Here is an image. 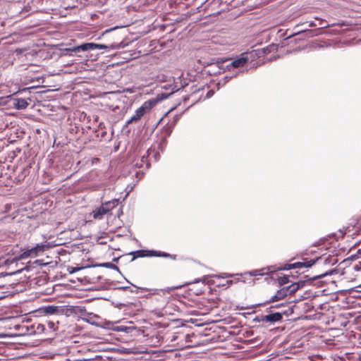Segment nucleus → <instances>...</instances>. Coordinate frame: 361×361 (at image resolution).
<instances>
[{
    "label": "nucleus",
    "instance_id": "28",
    "mask_svg": "<svg viewBox=\"0 0 361 361\" xmlns=\"http://www.w3.org/2000/svg\"><path fill=\"white\" fill-rule=\"evenodd\" d=\"M142 161H147V157H145V156H142Z\"/></svg>",
    "mask_w": 361,
    "mask_h": 361
},
{
    "label": "nucleus",
    "instance_id": "23",
    "mask_svg": "<svg viewBox=\"0 0 361 361\" xmlns=\"http://www.w3.org/2000/svg\"><path fill=\"white\" fill-rule=\"evenodd\" d=\"M353 269L355 271H359L361 269V263L359 262V264H355L353 266Z\"/></svg>",
    "mask_w": 361,
    "mask_h": 361
},
{
    "label": "nucleus",
    "instance_id": "7",
    "mask_svg": "<svg viewBox=\"0 0 361 361\" xmlns=\"http://www.w3.org/2000/svg\"><path fill=\"white\" fill-rule=\"evenodd\" d=\"M282 318L283 317L281 313L275 312L267 315H262L259 321L267 323H275L281 321Z\"/></svg>",
    "mask_w": 361,
    "mask_h": 361
},
{
    "label": "nucleus",
    "instance_id": "8",
    "mask_svg": "<svg viewBox=\"0 0 361 361\" xmlns=\"http://www.w3.org/2000/svg\"><path fill=\"white\" fill-rule=\"evenodd\" d=\"M288 295L284 287L277 290L276 294L273 295L266 303L274 302L285 298Z\"/></svg>",
    "mask_w": 361,
    "mask_h": 361
},
{
    "label": "nucleus",
    "instance_id": "3",
    "mask_svg": "<svg viewBox=\"0 0 361 361\" xmlns=\"http://www.w3.org/2000/svg\"><path fill=\"white\" fill-rule=\"evenodd\" d=\"M49 247V245L47 242L38 243L35 247L26 248L16 259L20 260L27 258H35L40 254H42Z\"/></svg>",
    "mask_w": 361,
    "mask_h": 361
},
{
    "label": "nucleus",
    "instance_id": "29",
    "mask_svg": "<svg viewBox=\"0 0 361 361\" xmlns=\"http://www.w3.org/2000/svg\"><path fill=\"white\" fill-rule=\"evenodd\" d=\"M224 275L225 276H222L221 277L225 278V277L231 276V275H228V274H224Z\"/></svg>",
    "mask_w": 361,
    "mask_h": 361
},
{
    "label": "nucleus",
    "instance_id": "6",
    "mask_svg": "<svg viewBox=\"0 0 361 361\" xmlns=\"http://www.w3.org/2000/svg\"><path fill=\"white\" fill-rule=\"evenodd\" d=\"M130 255H133V259L137 257H168L170 256L169 254L166 252H158L154 250H137L134 252H131Z\"/></svg>",
    "mask_w": 361,
    "mask_h": 361
},
{
    "label": "nucleus",
    "instance_id": "27",
    "mask_svg": "<svg viewBox=\"0 0 361 361\" xmlns=\"http://www.w3.org/2000/svg\"><path fill=\"white\" fill-rule=\"evenodd\" d=\"M202 281V279H195V281H194V283H199V282H200V281ZM203 281H204V279Z\"/></svg>",
    "mask_w": 361,
    "mask_h": 361
},
{
    "label": "nucleus",
    "instance_id": "24",
    "mask_svg": "<svg viewBox=\"0 0 361 361\" xmlns=\"http://www.w3.org/2000/svg\"><path fill=\"white\" fill-rule=\"evenodd\" d=\"M305 23H308V26L310 27H316L317 26V24H316L314 21H310V22H307V23H302V25H304Z\"/></svg>",
    "mask_w": 361,
    "mask_h": 361
},
{
    "label": "nucleus",
    "instance_id": "10",
    "mask_svg": "<svg viewBox=\"0 0 361 361\" xmlns=\"http://www.w3.org/2000/svg\"><path fill=\"white\" fill-rule=\"evenodd\" d=\"M43 313L48 315L56 314L60 312V307L54 305H47L41 308Z\"/></svg>",
    "mask_w": 361,
    "mask_h": 361
},
{
    "label": "nucleus",
    "instance_id": "11",
    "mask_svg": "<svg viewBox=\"0 0 361 361\" xmlns=\"http://www.w3.org/2000/svg\"><path fill=\"white\" fill-rule=\"evenodd\" d=\"M303 285L304 282L300 281L298 283H293L291 285L284 287V288L288 295L295 293L300 287H302Z\"/></svg>",
    "mask_w": 361,
    "mask_h": 361
},
{
    "label": "nucleus",
    "instance_id": "4",
    "mask_svg": "<svg viewBox=\"0 0 361 361\" xmlns=\"http://www.w3.org/2000/svg\"><path fill=\"white\" fill-rule=\"evenodd\" d=\"M121 47L120 44H111L109 45L102 44H95V43H85L80 46L75 47L73 49H71L72 52H80V51H86L88 50H94V49H107L109 50L111 49H117Z\"/></svg>",
    "mask_w": 361,
    "mask_h": 361
},
{
    "label": "nucleus",
    "instance_id": "26",
    "mask_svg": "<svg viewBox=\"0 0 361 361\" xmlns=\"http://www.w3.org/2000/svg\"><path fill=\"white\" fill-rule=\"evenodd\" d=\"M127 327L126 326H118V331H125L127 332Z\"/></svg>",
    "mask_w": 361,
    "mask_h": 361
},
{
    "label": "nucleus",
    "instance_id": "30",
    "mask_svg": "<svg viewBox=\"0 0 361 361\" xmlns=\"http://www.w3.org/2000/svg\"><path fill=\"white\" fill-rule=\"evenodd\" d=\"M210 94H211V92H209L207 93V97H209L210 96Z\"/></svg>",
    "mask_w": 361,
    "mask_h": 361
},
{
    "label": "nucleus",
    "instance_id": "12",
    "mask_svg": "<svg viewBox=\"0 0 361 361\" xmlns=\"http://www.w3.org/2000/svg\"><path fill=\"white\" fill-rule=\"evenodd\" d=\"M82 319L89 323H92V320L97 318V316L92 312H87L85 309H80Z\"/></svg>",
    "mask_w": 361,
    "mask_h": 361
},
{
    "label": "nucleus",
    "instance_id": "20",
    "mask_svg": "<svg viewBox=\"0 0 361 361\" xmlns=\"http://www.w3.org/2000/svg\"><path fill=\"white\" fill-rule=\"evenodd\" d=\"M333 273V271L331 270L330 272L329 271H326V273L324 274H320V275H318L317 276H314V279H321V278H323L325 276H327V275H329V274H331Z\"/></svg>",
    "mask_w": 361,
    "mask_h": 361
},
{
    "label": "nucleus",
    "instance_id": "1",
    "mask_svg": "<svg viewBox=\"0 0 361 361\" xmlns=\"http://www.w3.org/2000/svg\"><path fill=\"white\" fill-rule=\"evenodd\" d=\"M336 262V259L334 257H330L329 256H322L317 257L316 259H311L305 262H296L292 264H288L284 268H276L274 266H270L264 267L260 269L252 270L249 272L252 276H264L269 272H275L278 269H290L293 268H302V267H311L313 264H317L318 265L322 264H334Z\"/></svg>",
    "mask_w": 361,
    "mask_h": 361
},
{
    "label": "nucleus",
    "instance_id": "19",
    "mask_svg": "<svg viewBox=\"0 0 361 361\" xmlns=\"http://www.w3.org/2000/svg\"><path fill=\"white\" fill-rule=\"evenodd\" d=\"M359 257H357L355 255H352L350 257H349L348 258L345 259V260H343L341 264H343L345 266H347L348 262H350V259H357Z\"/></svg>",
    "mask_w": 361,
    "mask_h": 361
},
{
    "label": "nucleus",
    "instance_id": "31",
    "mask_svg": "<svg viewBox=\"0 0 361 361\" xmlns=\"http://www.w3.org/2000/svg\"><path fill=\"white\" fill-rule=\"evenodd\" d=\"M0 361H2V359L0 358Z\"/></svg>",
    "mask_w": 361,
    "mask_h": 361
},
{
    "label": "nucleus",
    "instance_id": "18",
    "mask_svg": "<svg viewBox=\"0 0 361 361\" xmlns=\"http://www.w3.org/2000/svg\"><path fill=\"white\" fill-rule=\"evenodd\" d=\"M278 281H279V283L280 285H285L289 282V279L288 276H285L279 277Z\"/></svg>",
    "mask_w": 361,
    "mask_h": 361
},
{
    "label": "nucleus",
    "instance_id": "25",
    "mask_svg": "<svg viewBox=\"0 0 361 361\" xmlns=\"http://www.w3.org/2000/svg\"><path fill=\"white\" fill-rule=\"evenodd\" d=\"M166 76L164 75H160L157 76V80L159 81H166Z\"/></svg>",
    "mask_w": 361,
    "mask_h": 361
},
{
    "label": "nucleus",
    "instance_id": "13",
    "mask_svg": "<svg viewBox=\"0 0 361 361\" xmlns=\"http://www.w3.org/2000/svg\"><path fill=\"white\" fill-rule=\"evenodd\" d=\"M118 202V200L114 199L111 201H109V202H106L102 204V205L104 206L106 212L108 213L109 211H111V209H113L114 207H116L117 206Z\"/></svg>",
    "mask_w": 361,
    "mask_h": 361
},
{
    "label": "nucleus",
    "instance_id": "21",
    "mask_svg": "<svg viewBox=\"0 0 361 361\" xmlns=\"http://www.w3.org/2000/svg\"><path fill=\"white\" fill-rule=\"evenodd\" d=\"M233 75L232 76H225L224 78H222L221 80H220V82H222L224 85L226 84L231 78H232Z\"/></svg>",
    "mask_w": 361,
    "mask_h": 361
},
{
    "label": "nucleus",
    "instance_id": "16",
    "mask_svg": "<svg viewBox=\"0 0 361 361\" xmlns=\"http://www.w3.org/2000/svg\"><path fill=\"white\" fill-rule=\"evenodd\" d=\"M305 32L307 37H313L317 35V30H298L297 34Z\"/></svg>",
    "mask_w": 361,
    "mask_h": 361
},
{
    "label": "nucleus",
    "instance_id": "5",
    "mask_svg": "<svg viewBox=\"0 0 361 361\" xmlns=\"http://www.w3.org/2000/svg\"><path fill=\"white\" fill-rule=\"evenodd\" d=\"M252 57V53H243L236 59L233 60L231 63L227 65L228 71L233 70L235 68H239L243 67L248 61L251 60Z\"/></svg>",
    "mask_w": 361,
    "mask_h": 361
},
{
    "label": "nucleus",
    "instance_id": "2",
    "mask_svg": "<svg viewBox=\"0 0 361 361\" xmlns=\"http://www.w3.org/2000/svg\"><path fill=\"white\" fill-rule=\"evenodd\" d=\"M157 102L158 101L156 99H151L145 102L142 106L135 111V114L126 121V126L140 121L157 105Z\"/></svg>",
    "mask_w": 361,
    "mask_h": 361
},
{
    "label": "nucleus",
    "instance_id": "9",
    "mask_svg": "<svg viewBox=\"0 0 361 361\" xmlns=\"http://www.w3.org/2000/svg\"><path fill=\"white\" fill-rule=\"evenodd\" d=\"M13 105L15 109L18 110H23L27 107L29 103L25 99L16 98L13 99Z\"/></svg>",
    "mask_w": 361,
    "mask_h": 361
},
{
    "label": "nucleus",
    "instance_id": "14",
    "mask_svg": "<svg viewBox=\"0 0 361 361\" xmlns=\"http://www.w3.org/2000/svg\"><path fill=\"white\" fill-rule=\"evenodd\" d=\"M161 87H162V89L169 91V92L167 93V96L166 97H167L168 96L171 95V94L177 92L179 90V88L177 87V85H174L173 82H172L171 84L164 85Z\"/></svg>",
    "mask_w": 361,
    "mask_h": 361
},
{
    "label": "nucleus",
    "instance_id": "22",
    "mask_svg": "<svg viewBox=\"0 0 361 361\" xmlns=\"http://www.w3.org/2000/svg\"><path fill=\"white\" fill-rule=\"evenodd\" d=\"M319 23L318 25L320 26V28L326 27L329 26L327 24L325 23V22L323 20L319 19Z\"/></svg>",
    "mask_w": 361,
    "mask_h": 361
},
{
    "label": "nucleus",
    "instance_id": "17",
    "mask_svg": "<svg viewBox=\"0 0 361 361\" xmlns=\"http://www.w3.org/2000/svg\"><path fill=\"white\" fill-rule=\"evenodd\" d=\"M102 266L106 268L116 270L117 271L120 272L119 268L116 264L111 262L104 263L103 264H102Z\"/></svg>",
    "mask_w": 361,
    "mask_h": 361
},
{
    "label": "nucleus",
    "instance_id": "15",
    "mask_svg": "<svg viewBox=\"0 0 361 361\" xmlns=\"http://www.w3.org/2000/svg\"><path fill=\"white\" fill-rule=\"evenodd\" d=\"M106 214V212L105 211V209H104V206L102 204L100 207H99L94 212V219H101L102 217V216H104Z\"/></svg>",
    "mask_w": 361,
    "mask_h": 361
}]
</instances>
